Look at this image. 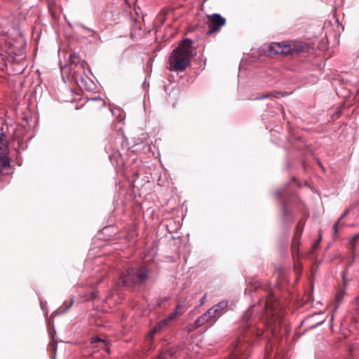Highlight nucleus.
Segmentation results:
<instances>
[{
	"instance_id": "nucleus-1",
	"label": "nucleus",
	"mask_w": 359,
	"mask_h": 359,
	"mask_svg": "<svg viewBox=\"0 0 359 359\" xmlns=\"http://www.w3.org/2000/svg\"><path fill=\"white\" fill-rule=\"evenodd\" d=\"M192 45L193 41L189 39H185L180 42L170 55L169 70L182 72L191 65V58L196 55Z\"/></svg>"
},
{
	"instance_id": "nucleus-2",
	"label": "nucleus",
	"mask_w": 359,
	"mask_h": 359,
	"mask_svg": "<svg viewBox=\"0 0 359 359\" xmlns=\"http://www.w3.org/2000/svg\"><path fill=\"white\" fill-rule=\"evenodd\" d=\"M255 306L247 310L243 314L241 319V325L244 327L243 336L239 337L238 339L232 344V357L233 359H238V356L245 348V344L243 343V341H247L254 334L257 337H259L263 334L262 329L255 327L254 325L256 321L252 318Z\"/></svg>"
},
{
	"instance_id": "nucleus-3",
	"label": "nucleus",
	"mask_w": 359,
	"mask_h": 359,
	"mask_svg": "<svg viewBox=\"0 0 359 359\" xmlns=\"http://www.w3.org/2000/svg\"><path fill=\"white\" fill-rule=\"evenodd\" d=\"M264 304L267 318L265 323L271 329V333L275 335L280 325V319L279 316H276L278 313V303L271 291L268 292Z\"/></svg>"
},
{
	"instance_id": "nucleus-4",
	"label": "nucleus",
	"mask_w": 359,
	"mask_h": 359,
	"mask_svg": "<svg viewBox=\"0 0 359 359\" xmlns=\"http://www.w3.org/2000/svg\"><path fill=\"white\" fill-rule=\"evenodd\" d=\"M148 276L145 268H130L123 272L117 280L119 287H130L135 284H142Z\"/></svg>"
},
{
	"instance_id": "nucleus-5",
	"label": "nucleus",
	"mask_w": 359,
	"mask_h": 359,
	"mask_svg": "<svg viewBox=\"0 0 359 359\" xmlns=\"http://www.w3.org/2000/svg\"><path fill=\"white\" fill-rule=\"evenodd\" d=\"M208 19L207 31L208 35H211L220 31L221 28L226 25V20L219 13H213L207 16Z\"/></svg>"
},
{
	"instance_id": "nucleus-6",
	"label": "nucleus",
	"mask_w": 359,
	"mask_h": 359,
	"mask_svg": "<svg viewBox=\"0 0 359 359\" xmlns=\"http://www.w3.org/2000/svg\"><path fill=\"white\" fill-rule=\"evenodd\" d=\"M8 154L9 148L6 136L2 132L0 133V168L1 169H6L11 166Z\"/></svg>"
},
{
	"instance_id": "nucleus-7",
	"label": "nucleus",
	"mask_w": 359,
	"mask_h": 359,
	"mask_svg": "<svg viewBox=\"0 0 359 359\" xmlns=\"http://www.w3.org/2000/svg\"><path fill=\"white\" fill-rule=\"evenodd\" d=\"M217 318L212 314L211 310L209 309L205 313L198 317L194 322V328H198L206 323H210V326H212Z\"/></svg>"
},
{
	"instance_id": "nucleus-8",
	"label": "nucleus",
	"mask_w": 359,
	"mask_h": 359,
	"mask_svg": "<svg viewBox=\"0 0 359 359\" xmlns=\"http://www.w3.org/2000/svg\"><path fill=\"white\" fill-rule=\"evenodd\" d=\"M269 50L273 54H290L291 53V47L289 45L283 43H273L269 46Z\"/></svg>"
},
{
	"instance_id": "nucleus-9",
	"label": "nucleus",
	"mask_w": 359,
	"mask_h": 359,
	"mask_svg": "<svg viewBox=\"0 0 359 359\" xmlns=\"http://www.w3.org/2000/svg\"><path fill=\"white\" fill-rule=\"evenodd\" d=\"M229 303L227 301H221L216 305L211 307L210 309L215 316L218 319L221 316H222L226 311Z\"/></svg>"
},
{
	"instance_id": "nucleus-10",
	"label": "nucleus",
	"mask_w": 359,
	"mask_h": 359,
	"mask_svg": "<svg viewBox=\"0 0 359 359\" xmlns=\"http://www.w3.org/2000/svg\"><path fill=\"white\" fill-rule=\"evenodd\" d=\"M290 46L291 47L290 54L305 53L309 50V46L302 42L294 43L292 45Z\"/></svg>"
},
{
	"instance_id": "nucleus-11",
	"label": "nucleus",
	"mask_w": 359,
	"mask_h": 359,
	"mask_svg": "<svg viewBox=\"0 0 359 359\" xmlns=\"http://www.w3.org/2000/svg\"><path fill=\"white\" fill-rule=\"evenodd\" d=\"M90 344H97L96 346H93V348H100V349H106L108 351V347L107 344L105 340L98 337H93L90 339Z\"/></svg>"
},
{
	"instance_id": "nucleus-12",
	"label": "nucleus",
	"mask_w": 359,
	"mask_h": 359,
	"mask_svg": "<svg viewBox=\"0 0 359 359\" xmlns=\"http://www.w3.org/2000/svg\"><path fill=\"white\" fill-rule=\"evenodd\" d=\"M350 211V209L348 208L346 209L344 213L342 214V215L340 217V218L337 221V222L334 224V226H333V229H334V234L337 235V231L339 229V228H340L341 226H342L344 225L343 223L341 222V219H344L347 215L348 213Z\"/></svg>"
},
{
	"instance_id": "nucleus-13",
	"label": "nucleus",
	"mask_w": 359,
	"mask_h": 359,
	"mask_svg": "<svg viewBox=\"0 0 359 359\" xmlns=\"http://www.w3.org/2000/svg\"><path fill=\"white\" fill-rule=\"evenodd\" d=\"M69 60L71 69H73V66H75V67H79L81 59L77 54L72 53L69 55Z\"/></svg>"
},
{
	"instance_id": "nucleus-14",
	"label": "nucleus",
	"mask_w": 359,
	"mask_h": 359,
	"mask_svg": "<svg viewBox=\"0 0 359 359\" xmlns=\"http://www.w3.org/2000/svg\"><path fill=\"white\" fill-rule=\"evenodd\" d=\"M283 96V93L280 92L273 91L268 93H264L260 97H257V100H264L266 98H273V97H280Z\"/></svg>"
},
{
	"instance_id": "nucleus-15",
	"label": "nucleus",
	"mask_w": 359,
	"mask_h": 359,
	"mask_svg": "<svg viewBox=\"0 0 359 359\" xmlns=\"http://www.w3.org/2000/svg\"><path fill=\"white\" fill-rule=\"evenodd\" d=\"M74 302V300L72 299L68 304L67 302H64L63 306L58 309V313L60 314L65 313L73 305Z\"/></svg>"
},
{
	"instance_id": "nucleus-16",
	"label": "nucleus",
	"mask_w": 359,
	"mask_h": 359,
	"mask_svg": "<svg viewBox=\"0 0 359 359\" xmlns=\"http://www.w3.org/2000/svg\"><path fill=\"white\" fill-rule=\"evenodd\" d=\"M111 111L112 115L118 121H122L123 119V116L122 115V111L119 108H113L111 109Z\"/></svg>"
},
{
	"instance_id": "nucleus-17",
	"label": "nucleus",
	"mask_w": 359,
	"mask_h": 359,
	"mask_svg": "<svg viewBox=\"0 0 359 359\" xmlns=\"http://www.w3.org/2000/svg\"><path fill=\"white\" fill-rule=\"evenodd\" d=\"M304 229V224L302 223V222H299L296 226V237H300Z\"/></svg>"
},
{
	"instance_id": "nucleus-18",
	"label": "nucleus",
	"mask_w": 359,
	"mask_h": 359,
	"mask_svg": "<svg viewBox=\"0 0 359 359\" xmlns=\"http://www.w3.org/2000/svg\"><path fill=\"white\" fill-rule=\"evenodd\" d=\"M168 325L167 320H161L156 326L155 329H156L158 331H160L161 329H163L164 327H165Z\"/></svg>"
},
{
	"instance_id": "nucleus-19",
	"label": "nucleus",
	"mask_w": 359,
	"mask_h": 359,
	"mask_svg": "<svg viewBox=\"0 0 359 359\" xmlns=\"http://www.w3.org/2000/svg\"><path fill=\"white\" fill-rule=\"evenodd\" d=\"M255 289H258L262 287V283L257 280H252L249 283Z\"/></svg>"
},
{
	"instance_id": "nucleus-20",
	"label": "nucleus",
	"mask_w": 359,
	"mask_h": 359,
	"mask_svg": "<svg viewBox=\"0 0 359 359\" xmlns=\"http://www.w3.org/2000/svg\"><path fill=\"white\" fill-rule=\"evenodd\" d=\"M359 238V233L355 234L353 238L351 240V248H352V250L353 251H354L355 250V243L357 241V240Z\"/></svg>"
},
{
	"instance_id": "nucleus-21",
	"label": "nucleus",
	"mask_w": 359,
	"mask_h": 359,
	"mask_svg": "<svg viewBox=\"0 0 359 359\" xmlns=\"http://www.w3.org/2000/svg\"><path fill=\"white\" fill-rule=\"evenodd\" d=\"M359 238V233L355 234L353 238L351 240V248H352V250L353 251H354L355 250V243L357 241V240Z\"/></svg>"
},
{
	"instance_id": "nucleus-22",
	"label": "nucleus",
	"mask_w": 359,
	"mask_h": 359,
	"mask_svg": "<svg viewBox=\"0 0 359 359\" xmlns=\"http://www.w3.org/2000/svg\"><path fill=\"white\" fill-rule=\"evenodd\" d=\"M184 306L182 304H178L174 311H177V315H180L184 312L183 310Z\"/></svg>"
},
{
	"instance_id": "nucleus-23",
	"label": "nucleus",
	"mask_w": 359,
	"mask_h": 359,
	"mask_svg": "<svg viewBox=\"0 0 359 359\" xmlns=\"http://www.w3.org/2000/svg\"><path fill=\"white\" fill-rule=\"evenodd\" d=\"M177 316V311H173V312L170 313L168 315V316L166 318H165L164 320H167V323H168L170 321L175 319Z\"/></svg>"
},
{
	"instance_id": "nucleus-24",
	"label": "nucleus",
	"mask_w": 359,
	"mask_h": 359,
	"mask_svg": "<svg viewBox=\"0 0 359 359\" xmlns=\"http://www.w3.org/2000/svg\"><path fill=\"white\" fill-rule=\"evenodd\" d=\"M87 65L88 64L85 60H81L78 67H81L82 69H84Z\"/></svg>"
},
{
	"instance_id": "nucleus-25",
	"label": "nucleus",
	"mask_w": 359,
	"mask_h": 359,
	"mask_svg": "<svg viewBox=\"0 0 359 359\" xmlns=\"http://www.w3.org/2000/svg\"><path fill=\"white\" fill-rule=\"evenodd\" d=\"M156 332H158V330H157L156 329L154 328V329H153L152 330H151V331L149 332V333L148 334L149 337L152 338V337H154V335Z\"/></svg>"
},
{
	"instance_id": "nucleus-26",
	"label": "nucleus",
	"mask_w": 359,
	"mask_h": 359,
	"mask_svg": "<svg viewBox=\"0 0 359 359\" xmlns=\"http://www.w3.org/2000/svg\"><path fill=\"white\" fill-rule=\"evenodd\" d=\"M167 300H168V298L167 297H164L163 299L159 300L158 304L161 305L162 302H165V301H167Z\"/></svg>"
},
{
	"instance_id": "nucleus-27",
	"label": "nucleus",
	"mask_w": 359,
	"mask_h": 359,
	"mask_svg": "<svg viewBox=\"0 0 359 359\" xmlns=\"http://www.w3.org/2000/svg\"><path fill=\"white\" fill-rule=\"evenodd\" d=\"M205 299V295H204L202 299L201 300L200 305H202L204 303Z\"/></svg>"
},
{
	"instance_id": "nucleus-28",
	"label": "nucleus",
	"mask_w": 359,
	"mask_h": 359,
	"mask_svg": "<svg viewBox=\"0 0 359 359\" xmlns=\"http://www.w3.org/2000/svg\"><path fill=\"white\" fill-rule=\"evenodd\" d=\"M97 292H95H95H93L92 293V295H93V298H94V299H95V298H96V297H97Z\"/></svg>"
},
{
	"instance_id": "nucleus-29",
	"label": "nucleus",
	"mask_w": 359,
	"mask_h": 359,
	"mask_svg": "<svg viewBox=\"0 0 359 359\" xmlns=\"http://www.w3.org/2000/svg\"><path fill=\"white\" fill-rule=\"evenodd\" d=\"M99 100L101 102V105H102V106H104V104H105L104 101H103V100H101L100 98L99 99Z\"/></svg>"
},
{
	"instance_id": "nucleus-30",
	"label": "nucleus",
	"mask_w": 359,
	"mask_h": 359,
	"mask_svg": "<svg viewBox=\"0 0 359 359\" xmlns=\"http://www.w3.org/2000/svg\"><path fill=\"white\" fill-rule=\"evenodd\" d=\"M321 240V236H319L318 241Z\"/></svg>"
}]
</instances>
